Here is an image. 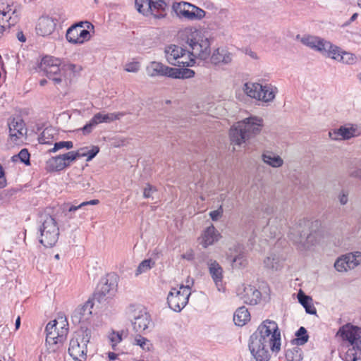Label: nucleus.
<instances>
[{
	"label": "nucleus",
	"instance_id": "f257e3e1",
	"mask_svg": "<svg viewBox=\"0 0 361 361\" xmlns=\"http://www.w3.org/2000/svg\"><path fill=\"white\" fill-rule=\"evenodd\" d=\"M250 350L256 361H268L269 349L279 352L281 349V333L276 322L267 319L250 338Z\"/></svg>",
	"mask_w": 361,
	"mask_h": 361
},
{
	"label": "nucleus",
	"instance_id": "f03ea898",
	"mask_svg": "<svg viewBox=\"0 0 361 361\" xmlns=\"http://www.w3.org/2000/svg\"><path fill=\"white\" fill-rule=\"evenodd\" d=\"M39 68L57 87H67L75 73L81 69L75 64L64 63L61 59L51 56L42 58Z\"/></svg>",
	"mask_w": 361,
	"mask_h": 361
},
{
	"label": "nucleus",
	"instance_id": "7ed1b4c3",
	"mask_svg": "<svg viewBox=\"0 0 361 361\" xmlns=\"http://www.w3.org/2000/svg\"><path fill=\"white\" fill-rule=\"evenodd\" d=\"M263 128L262 118L255 116L245 118L231 129V143L238 146L245 145L250 140L259 135Z\"/></svg>",
	"mask_w": 361,
	"mask_h": 361
},
{
	"label": "nucleus",
	"instance_id": "20e7f679",
	"mask_svg": "<svg viewBox=\"0 0 361 361\" xmlns=\"http://www.w3.org/2000/svg\"><path fill=\"white\" fill-rule=\"evenodd\" d=\"M185 32L188 35L186 43L191 49L190 54L195 59L202 61L209 59L211 55V41L204 36L200 31L188 27L185 29Z\"/></svg>",
	"mask_w": 361,
	"mask_h": 361
},
{
	"label": "nucleus",
	"instance_id": "39448f33",
	"mask_svg": "<svg viewBox=\"0 0 361 361\" xmlns=\"http://www.w3.org/2000/svg\"><path fill=\"white\" fill-rule=\"evenodd\" d=\"M91 338L88 329H81L75 331L69 343L68 353L75 361H85L87 359V343Z\"/></svg>",
	"mask_w": 361,
	"mask_h": 361
},
{
	"label": "nucleus",
	"instance_id": "423d86ee",
	"mask_svg": "<svg viewBox=\"0 0 361 361\" xmlns=\"http://www.w3.org/2000/svg\"><path fill=\"white\" fill-rule=\"evenodd\" d=\"M243 90L249 97L264 103L273 102L279 92L278 88L270 83L263 85L257 82H246Z\"/></svg>",
	"mask_w": 361,
	"mask_h": 361
},
{
	"label": "nucleus",
	"instance_id": "0eeeda50",
	"mask_svg": "<svg viewBox=\"0 0 361 361\" xmlns=\"http://www.w3.org/2000/svg\"><path fill=\"white\" fill-rule=\"evenodd\" d=\"M166 61L172 66L179 67L193 66L195 61L190 51L177 44H169L164 48Z\"/></svg>",
	"mask_w": 361,
	"mask_h": 361
},
{
	"label": "nucleus",
	"instance_id": "6e6552de",
	"mask_svg": "<svg viewBox=\"0 0 361 361\" xmlns=\"http://www.w3.org/2000/svg\"><path fill=\"white\" fill-rule=\"evenodd\" d=\"M59 322L53 320L49 322L46 326V343L49 351L55 352L63 343L68 332L66 321L61 319L60 329L58 328Z\"/></svg>",
	"mask_w": 361,
	"mask_h": 361
},
{
	"label": "nucleus",
	"instance_id": "1a4fd4ad",
	"mask_svg": "<svg viewBox=\"0 0 361 361\" xmlns=\"http://www.w3.org/2000/svg\"><path fill=\"white\" fill-rule=\"evenodd\" d=\"M39 242L45 247H52L56 245L59 237V228L55 219L51 216H46L39 227Z\"/></svg>",
	"mask_w": 361,
	"mask_h": 361
},
{
	"label": "nucleus",
	"instance_id": "9d476101",
	"mask_svg": "<svg viewBox=\"0 0 361 361\" xmlns=\"http://www.w3.org/2000/svg\"><path fill=\"white\" fill-rule=\"evenodd\" d=\"M336 337L341 339L342 350L361 345V328L347 324L342 326L336 333Z\"/></svg>",
	"mask_w": 361,
	"mask_h": 361
},
{
	"label": "nucleus",
	"instance_id": "9b49d317",
	"mask_svg": "<svg viewBox=\"0 0 361 361\" xmlns=\"http://www.w3.org/2000/svg\"><path fill=\"white\" fill-rule=\"evenodd\" d=\"M172 9L178 18L189 20H200L205 16L202 9L188 1L174 2Z\"/></svg>",
	"mask_w": 361,
	"mask_h": 361
},
{
	"label": "nucleus",
	"instance_id": "f8f14e48",
	"mask_svg": "<svg viewBox=\"0 0 361 361\" xmlns=\"http://www.w3.org/2000/svg\"><path fill=\"white\" fill-rule=\"evenodd\" d=\"M90 27L93 28V25L87 21L76 23L67 30L66 39L72 44H82L91 37L88 31Z\"/></svg>",
	"mask_w": 361,
	"mask_h": 361
},
{
	"label": "nucleus",
	"instance_id": "ddd939ff",
	"mask_svg": "<svg viewBox=\"0 0 361 361\" xmlns=\"http://www.w3.org/2000/svg\"><path fill=\"white\" fill-rule=\"evenodd\" d=\"M137 11L144 16L152 15L155 18H162L165 16L166 1H135Z\"/></svg>",
	"mask_w": 361,
	"mask_h": 361
},
{
	"label": "nucleus",
	"instance_id": "4468645a",
	"mask_svg": "<svg viewBox=\"0 0 361 361\" xmlns=\"http://www.w3.org/2000/svg\"><path fill=\"white\" fill-rule=\"evenodd\" d=\"M191 291L188 289L183 290L180 288H172L167 296V303L169 307L175 312H180L188 304Z\"/></svg>",
	"mask_w": 361,
	"mask_h": 361
},
{
	"label": "nucleus",
	"instance_id": "2eb2a0df",
	"mask_svg": "<svg viewBox=\"0 0 361 361\" xmlns=\"http://www.w3.org/2000/svg\"><path fill=\"white\" fill-rule=\"evenodd\" d=\"M125 113L113 112L104 114V112H98L94 115L91 120L81 129L84 135L90 133L93 129L102 123H109L116 120H120Z\"/></svg>",
	"mask_w": 361,
	"mask_h": 361
},
{
	"label": "nucleus",
	"instance_id": "dca6fc26",
	"mask_svg": "<svg viewBox=\"0 0 361 361\" xmlns=\"http://www.w3.org/2000/svg\"><path fill=\"white\" fill-rule=\"evenodd\" d=\"M331 140H349L352 137L361 135V126L355 123H346L339 128L329 132Z\"/></svg>",
	"mask_w": 361,
	"mask_h": 361
},
{
	"label": "nucleus",
	"instance_id": "f3484780",
	"mask_svg": "<svg viewBox=\"0 0 361 361\" xmlns=\"http://www.w3.org/2000/svg\"><path fill=\"white\" fill-rule=\"evenodd\" d=\"M16 13L13 1H0V39L9 29L12 16Z\"/></svg>",
	"mask_w": 361,
	"mask_h": 361
},
{
	"label": "nucleus",
	"instance_id": "a211bd4d",
	"mask_svg": "<svg viewBox=\"0 0 361 361\" xmlns=\"http://www.w3.org/2000/svg\"><path fill=\"white\" fill-rule=\"evenodd\" d=\"M300 42L304 45L319 52L322 55L327 56L332 44L319 37L306 35L301 38Z\"/></svg>",
	"mask_w": 361,
	"mask_h": 361
},
{
	"label": "nucleus",
	"instance_id": "6ab92c4d",
	"mask_svg": "<svg viewBox=\"0 0 361 361\" xmlns=\"http://www.w3.org/2000/svg\"><path fill=\"white\" fill-rule=\"evenodd\" d=\"M58 19L49 16H42L39 18L35 31L37 35L47 37L50 36L56 29Z\"/></svg>",
	"mask_w": 361,
	"mask_h": 361
},
{
	"label": "nucleus",
	"instance_id": "aec40b11",
	"mask_svg": "<svg viewBox=\"0 0 361 361\" xmlns=\"http://www.w3.org/2000/svg\"><path fill=\"white\" fill-rule=\"evenodd\" d=\"M307 231L306 222L302 220H300L298 223L290 228L288 238L297 246L299 250L301 249Z\"/></svg>",
	"mask_w": 361,
	"mask_h": 361
},
{
	"label": "nucleus",
	"instance_id": "412c9836",
	"mask_svg": "<svg viewBox=\"0 0 361 361\" xmlns=\"http://www.w3.org/2000/svg\"><path fill=\"white\" fill-rule=\"evenodd\" d=\"M233 58V54L226 47H219L214 49L209 56L211 63L214 65L230 64Z\"/></svg>",
	"mask_w": 361,
	"mask_h": 361
},
{
	"label": "nucleus",
	"instance_id": "4be33fe9",
	"mask_svg": "<svg viewBox=\"0 0 361 361\" xmlns=\"http://www.w3.org/2000/svg\"><path fill=\"white\" fill-rule=\"evenodd\" d=\"M94 304L91 300L86 301L83 305H78L71 314L74 324H80L89 320L92 314Z\"/></svg>",
	"mask_w": 361,
	"mask_h": 361
},
{
	"label": "nucleus",
	"instance_id": "5701e85b",
	"mask_svg": "<svg viewBox=\"0 0 361 361\" xmlns=\"http://www.w3.org/2000/svg\"><path fill=\"white\" fill-rule=\"evenodd\" d=\"M151 324V317L149 313L143 308L135 310L133 314V326L137 332L146 330Z\"/></svg>",
	"mask_w": 361,
	"mask_h": 361
},
{
	"label": "nucleus",
	"instance_id": "b1692460",
	"mask_svg": "<svg viewBox=\"0 0 361 361\" xmlns=\"http://www.w3.org/2000/svg\"><path fill=\"white\" fill-rule=\"evenodd\" d=\"M221 237V233L217 231L214 226L212 224L202 231L200 237L199 238L200 244L204 248H207L218 242Z\"/></svg>",
	"mask_w": 361,
	"mask_h": 361
},
{
	"label": "nucleus",
	"instance_id": "393cba45",
	"mask_svg": "<svg viewBox=\"0 0 361 361\" xmlns=\"http://www.w3.org/2000/svg\"><path fill=\"white\" fill-rule=\"evenodd\" d=\"M209 274L215 283L219 291L224 290L222 280L224 278V271L221 265L213 259H209L207 263Z\"/></svg>",
	"mask_w": 361,
	"mask_h": 361
},
{
	"label": "nucleus",
	"instance_id": "a878e982",
	"mask_svg": "<svg viewBox=\"0 0 361 361\" xmlns=\"http://www.w3.org/2000/svg\"><path fill=\"white\" fill-rule=\"evenodd\" d=\"M11 138L16 142L23 137L27 133L25 123L22 119L13 118L8 123Z\"/></svg>",
	"mask_w": 361,
	"mask_h": 361
},
{
	"label": "nucleus",
	"instance_id": "bb28decb",
	"mask_svg": "<svg viewBox=\"0 0 361 361\" xmlns=\"http://www.w3.org/2000/svg\"><path fill=\"white\" fill-rule=\"evenodd\" d=\"M327 57L347 64H353L355 61V56L353 54L344 51L334 44H332Z\"/></svg>",
	"mask_w": 361,
	"mask_h": 361
},
{
	"label": "nucleus",
	"instance_id": "cd10ccee",
	"mask_svg": "<svg viewBox=\"0 0 361 361\" xmlns=\"http://www.w3.org/2000/svg\"><path fill=\"white\" fill-rule=\"evenodd\" d=\"M283 259L276 253H270L263 261L264 268L270 272L279 271L283 267Z\"/></svg>",
	"mask_w": 361,
	"mask_h": 361
},
{
	"label": "nucleus",
	"instance_id": "c85d7f7f",
	"mask_svg": "<svg viewBox=\"0 0 361 361\" xmlns=\"http://www.w3.org/2000/svg\"><path fill=\"white\" fill-rule=\"evenodd\" d=\"M261 293L255 287L248 286L245 287L240 298L246 304L255 305L260 299Z\"/></svg>",
	"mask_w": 361,
	"mask_h": 361
},
{
	"label": "nucleus",
	"instance_id": "c756f323",
	"mask_svg": "<svg viewBox=\"0 0 361 361\" xmlns=\"http://www.w3.org/2000/svg\"><path fill=\"white\" fill-rule=\"evenodd\" d=\"M262 160L264 164L273 168H279L282 166L284 163L283 159L279 155L271 151L263 152L262 154Z\"/></svg>",
	"mask_w": 361,
	"mask_h": 361
},
{
	"label": "nucleus",
	"instance_id": "7c9ffc66",
	"mask_svg": "<svg viewBox=\"0 0 361 361\" xmlns=\"http://www.w3.org/2000/svg\"><path fill=\"white\" fill-rule=\"evenodd\" d=\"M320 240V235L318 232L314 231L306 233L305 240L301 245L300 251H306L310 250L312 246L319 243Z\"/></svg>",
	"mask_w": 361,
	"mask_h": 361
},
{
	"label": "nucleus",
	"instance_id": "2f4dec72",
	"mask_svg": "<svg viewBox=\"0 0 361 361\" xmlns=\"http://www.w3.org/2000/svg\"><path fill=\"white\" fill-rule=\"evenodd\" d=\"M165 65L158 61H151L146 66V73L149 77L163 76Z\"/></svg>",
	"mask_w": 361,
	"mask_h": 361
},
{
	"label": "nucleus",
	"instance_id": "473e14b6",
	"mask_svg": "<svg viewBox=\"0 0 361 361\" xmlns=\"http://www.w3.org/2000/svg\"><path fill=\"white\" fill-rule=\"evenodd\" d=\"M343 351L345 361H361V344H355V346H352Z\"/></svg>",
	"mask_w": 361,
	"mask_h": 361
},
{
	"label": "nucleus",
	"instance_id": "72a5a7b5",
	"mask_svg": "<svg viewBox=\"0 0 361 361\" xmlns=\"http://www.w3.org/2000/svg\"><path fill=\"white\" fill-rule=\"evenodd\" d=\"M250 313L247 308L241 307L237 309L233 315V321L235 325L242 326L250 320Z\"/></svg>",
	"mask_w": 361,
	"mask_h": 361
},
{
	"label": "nucleus",
	"instance_id": "f704fd0d",
	"mask_svg": "<svg viewBox=\"0 0 361 361\" xmlns=\"http://www.w3.org/2000/svg\"><path fill=\"white\" fill-rule=\"evenodd\" d=\"M66 169L61 154L56 157H52L49 159L46 162V170L47 171H60Z\"/></svg>",
	"mask_w": 361,
	"mask_h": 361
},
{
	"label": "nucleus",
	"instance_id": "c9c22d12",
	"mask_svg": "<svg viewBox=\"0 0 361 361\" xmlns=\"http://www.w3.org/2000/svg\"><path fill=\"white\" fill-rule=\"evenodd\" d=\"M343 257L345 258L346 267H348L349 270L355 269L361 263L360 252H350L343 255Z\"/></svg>",
	"mask_w": 361,
	"mask_h": 361
},
{
	"label": "nucleus",
	"instance_id": "e433bc0d",
	"mask_svg": "<svg viewBox=\"0 0 361 361\" xmlns=\"http://www.w3.org/2000/svg\"><path fill=\"white\" fill-rule=\"evenodd\" d=\"M236 252L238 254L232 257L230 256L231 261L232 262V267L233 268H244L246 267L247 264V260L245 254L244 252L240 250V247H236Z\"/></svg>",
	"mask_w": 361,
	"mask_h": 361
},
{
	"label": "nucleus",
	"instance_id": "4c0bfd02",
	"mask_svg": "<svg viewBox=\"0 0 361 361\" xmlns=\"http://www.w3.org/2000/svg\"><path fill=\"white\" fill-rule=\"evenodd\" d=\"M298 298L300 304L305 307L307 313L310 314H316L317 310L312 303V298L305 295L302 291L298 294Z\"/></svg>",
	"mask_w": 361,
	"mask_h": 361
},
{
	"label": "nucleus",
	"instance_id": "58836bf2",
	"mask_svg": "<svg viewBox=\"0 0 361 361\" xmlns=\"http://www.w3.org/2000/svg\"><path fill=\"white\" fill-rule=\"evenodd\" d=\"M126 336L127 333L123 330L120 331H111L108 335V338L111 348L114 350H116L117 345L120 343L122 341L123 338Z\"/></svg>",
	"mask_w": 361,
	"mask_h": 361
},
{
	"label": "nucleus",
	"instance_id": "ea45409f",
	"mask_svg": "<svg viewBox=\"0 0 361 361\" xmlns=\"http://www.w3.org/2000/svg\"><path fill=\"white\" fill-rule=\"evenodd\" d=\"M99 152V148L97 146H92L91 149L87 147H81L75 154H79L78 158L87 157V161H91Z\"/></svg>",
	"mask_w": 361,
	"mask_h": 361
},
{
	"label": "nucleus",
	"instance_id": "a19ab883",
	"mask_svg": "<svg viewBox=\"0 0 361 361\" xmlns=\"http://www.w3.org/2000/svg\"><path fill=\"white\" fill-rule=\"evenodd\" d=\"M133 344L139 346L145 351H149L152 348V343L151 341L147 338L139 334L135 336Z\"/></svg>",
	"mask_w": 361,
	"mask_h": 361
},
{
	"label": "nucleus",
	"instance_id": "79ce46f5",
	"mask_svg": "<svg viewBox=\"0 0 361 361\" xmlns=\"http://www.w3.org/2000/svg\"><path fill=\"white\" fill-rule=\"evenodd\" d=\"M55 130L52 128H46L39 137V142L41 144H51L54 140Z\"/></svg>",
	"mask_w": 361,
	"mask_h": 361
},
{
	"label": "nucleus",
	"instance_id": "37998d69",
	"mask_svg": "<svg viewBox=\"0 0 361 361\" xmlns=\"http://www.w3.org/2000/svg\"><path fill=\"white\" fill-rule=\"evenodd\" d=\"M287 361H301L302 359V351L298 347L288 349L286 353Z\"/></svg>",
	"mask_w": 361,
	"mask_h": 361
},
{
	"label": "nucleus",
	"instance_id": "c03bdc74",
	"mask_svg": "<svg viewBox=\"0 0 361 361\" xmlns=\"http://www.w3.org/2000/svg\"><path fill=\"white\" fill-rule=\"evenodd\" d=\"M155 265L154 261L151 259H145L141 262L135 270V276H137L142 274L146 273L153 268Z\"/></svg>",
	"mask_w": 361,
	"mask_h": 361
},
{
	"label": "nucleus",
	"instance_id": "a18cd8bd",
	"mask_svg": "<svg viewBox=\"0 0 361 361\" xmlns=\"http://www.w3.org/2000/svg\"><path fill=\"white\" fill-rule=\"evenodd\" d=\"M99 202V201L98 200H92L90 201L83 202L78 205H69L68 204H66L67 213L66 214V215L68 216L69 213H72L79 209L82 208L85 206L96 205V204H98Z\"/></svg>",
	"mask_w": 361,
	"mask_h": 361
},
{
	"label": "nucleus",
	"instance_id": "49530a36",
	"mask_svg": "<svg viewBox=\"0 0 361 361\" xmlns=\"http://www.w3.org/2000/svg\"><path fill=\"white\" fill-rule=\"evenodd\" d=\"M297 338L293 341L297 345H304L307 342L309 336L307 334V330L305 327L301 326L298 331L295 333Z\"/></svg>",
	"mask_w": 361,
	"mask_h": 361
},
{
	"label": "nucleus",
	"instance_id": "de8ad7c7",
	"mask_svg": "<svg viewBox=\"0 0 361 361\" xmlns=\"http://www.w3.org/2000/svg\"><path fill=\"white\" fill-rule=\"evenodd\" d=\"M79 154H75V151H71L61 154L63 163L66 168L71 166V163L78 159Z\"/></svg>",
	"mask_w": 361,
	"mask_h": 361
},
{
	"label": "nucleus",
	"instance_id": "09e8293b",
	"mask_svg": "<svg viewBox=\"0 0 361 361\" xmlns=\"http://www.w3.org/2000/svg\"><path fill=\"white\" fill-rule=\"evenodd\" d=\"M73 147V143L71 141H61L59 142H55L53 148L49 149V152H56L58 150L66 148L67 149H72Z\"/></svg>",
	"mask_w": 361,
	"mask_h": 361
},
{
	"label": "nucleus",
	"instance_id": "8fccbe9b",
	"mask_svg": "<svg viewBox=\"0 0 361 361\" xmlns=\"http://www.w3.org/2000/svg\"><path fill=\"white\" fill-rule=\"evenodd\" d=\"M180 69L165 66L163 76H167L173 78H180Z\"/></svg>",
	"mask_w": 361,
	"mask_h": 361
},
{
	"label": "nucleus",
	"instance_id": "3c124183",
	"mask_svg": "<svg viewBox=\"0 0 361 361\" xmlns=\"http://www.w3.org/2000/svg\"><path fill=\"white\" fill-rule=\"evenodd\" d=\"M346 265L347 264H345V258H343V255L338 257L334 263L335 269L339 272L348 271L349 269L348 267H346Z\"/></svg>",
	"mask_w": 361,
	"mask_h": 361
},
{
	"label": "nucleus",
	"instance_id": "603ef678",
	"mask_svg": "<svg viewBox=\"0 0 361 361\" xmlns=\"http://www.w3.org/2000/svg\"><path fill=\"white\" fill-rule=\"evenodd\" d=\"M140 69V63L138 61H132L126 63L124 70L129 73H137Z\"/></svg>",
	"mask_w": 361,
	"mask_h": 361
},
{
	"label": "nucleus",
	"instance_id": "864d4df0",
	"mask_svg": "<svg viewBox=\"0 0 361 361\" xmlns=\"http://www.w3.org/2000/svg\"><path fill=\"white\" fill-rule=\"evenodd\" d=\"M18 157L21 162L24 163L26 165H30V153L28 152L27 149H23L18 154Z\"/></svg>",
	"mask_w": 361,
	"mask_h": 361
},
{
	"label": "nucleus",
	"instance_id": "5fc2aeb1",
	"mask_svg": "<svg viewBox=\"0 0 361 361\" xmlns=\"http://www.w3.org/2000/svg\"><path fill=\"white\" fill-rule=\"evenodd\" d=\"M223 215V208L220 206L218 209L209 212V216L213 221H218Z\"/></svg>",
	"mask_w": 361,
	"mask_h": 361
},
{
	"label": "nucleus",
	"instance_id": "6e6d98bb",
	"mask_svg": "<svg viewBox=\"0 0 361 361\" xmlns=\"http://www.w3.org/2000/svg\"><path fill=\"white\" fill-rule=\"evenodd\" d=\"M180 78H190L194 76L195 72L188 68L180 69Z\"/></svg>",
	"mask_w": 361,
	"mask_h": 361
},
{
	"label": "nucleus",
	"instance_id": "4d7b16f0",
	"mask_svg": "<svg viewBox=\"0 0 361 361\" xmlns=\"http://www.w3.org/2000/svg\"><path fill=\"white\" fill-rule=\"evenodd\" d=\"M193 284H194L193 279L188 277V279H186V281H185V284L180 285L179 288L183 290H185L186 289H188L189 291H191V287L193 286Z\"/></svg>",
	"mask_w": 361,
	"mask_h": 361
},
{
	"label": "nucleus",
	"instance_id": "13d9d810",
	"mask_svg": "<svg viewBox=\"0 0 361 361\" xmlns=\"http://www.w3.org/2000/svg\"><path fill=\"white\" fill-rule=\"evenodd\" d=\"M153 191H154L153 188L150 185H148L144 189V192H143L144 197H145V198L150 197L152 196V193L153 192Z\"/></svg>",
	"mask_w": 361,
	"mask_h": 361
},
{
	"label": "nucleus",
	"instance_id": "bf43d9fd",
	"mask_svg": "<svg viewBox=\"0 0 361 361\" xmlns=\"http://www.w3.org/2000/svg\"><path fill=\"white\" fill-rule=\"evenodd\" d=\"M6 185V180L4 177V173L0 165V188H3Z\"/></svg>",
	"mask_w": 361,
	"mask_h": 361
},
{
	"label": "nucleus",
	"instance_id": "052dcab7",
	"mask_svg": "<svg viewBox=\"0 0 361 361\" xmlns=\"http://www.w3.org/2000/svg\"><path fill=\"white\" fill-rule=\"evenodd\" d=\"M338 200L341 204L344 205L348 202V194L345 192H342L338 195Z\"/></svg>",
	"mask_w": 361,
	"mask_h": 361
},
{
	"label": "nucleus",
	"instance_id": "680f3d73",
	"mask_svg": "<svg viewBox=\"0 0 361 361\" xmlns=\"http://www.w3.org/2000/svg\"><path fill=\"white\" fill-rule=\"evenodd\" d=\"M245 54L246 55L249 56L250 58L253 59H257L258 58L257 54L250 49L246 50Z\"/></svg>",
	"mask_w": 361,
	"mask_h": 361
},
{
	"label": "nucleus",
	"instance_id": "e2e57ef3",
	"mask_svg": "<svg viewBox=\"0 0 361 361\" xmlns=\"http://www.w3.org/2000/svg\"><path fill=\"white\" fill-rule=\"evenodd\" d=\"M108 357H109V360L111 361L116 360L118 357V354L112 353V352H109L108 353Z\"/></svg>",
	"mask_w": 361,
	"mask_h": 361
},
{
	"label": "nucleus",
	"instance_id": "0e129e2a",
	"mask_svg": "<svg viewBox=\"0 0 361 361\" xmlns=\"http://www.w3.org/2000/svg\"><path fill=\"white\" fill-rule=\"evenodd\" d=\"M17 37H18V40L22 42H24L26 40V38H25V37L24 36V35H23V33L22 32H18Z\"/></svg>",
	"mask_w": 361,
	"mask_h": 361
},
{
	"label": "nucleus",
	"instance_id": "69168bd1",
	"mask_svg": "<svg viewBox=\"0 0 361 361\" xmlns=\"http://www.w3.org/2000/svg\"><path fill=\"white\" fill-rule=\"evenodd\" d=\"M20 317H18L16 320V323H15L16 329H18L20 328Z\"/></svg>",
	"mask_w": 361,
	"mask_h": 361
},
{
	"label": "nucleus",
	"instance_id": "338daca9",
	"mask_svg": "<svg viewBox=\"0 0 361 361\" xmlns=\"http://www.w3.org/2000/svg\"><path fill=\"white\" fill-rule=\"evenodd\" d=\"M357 13H354V14L351 16V18H350V19L349 22L346 23H345V25H349L350 23L353 22V21L357 18Z\"/></svg>",
	"mask_w": 361,
	"mask_h": 361
},
{
	"label": "nucleus",
	"instance_id": "774afa93",
	"mask_svg": "<svg viewBox=\"0 0 361 361\" xmlns=\"http://www.w3.org/2000/svg\"><path fill=\"white\" fill-rule=\"evenodd\" d=\"M353 176L357 177L361 180V170L356 171L353 174Z\"/></svg>",
	"mask_w": 361,
	"mask_h": 361
}]
</instances>
